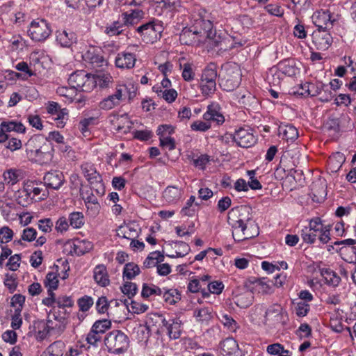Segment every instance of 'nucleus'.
<instances>
[{
	"label": "nucleus",
	"instance_id": "f8f14e48",
	"mask_svg": "<svg viewBox=\"0 0 356 356\" xmlns=\"http://www.w3.org/2000/svg\"><path fill=\"white\" fill-rule=\"evenodd\" d=\"M140 228L139 225L131 221L120 225L116 230L117 236L128 240H133L138 236Z\"/></svg>",
	"mask_w": 356,
	"mask_h": 356
},
{
	"label": "nucleus",
	"instance_id": "473e14b6",
	"mask_svg": "<svg viewBox=\"0 0 356 356\" xmlns=\"http://www.w3.org/2000/svg\"><path fill=\"white\" fill-rule=\"evenodd\" d=\"M255 289L261 293H271L273 291L271 280L266 278H261L255 280L254 282Z\"/></svg>",
	"mask_w": 356,
	"mask_h": 356
},
{
	"label": "nucleus",
	"instance_id": "a211bd4d",
	"mask_svg": "<svg viewBox=\"0 0 356 356\" xmlns=\"http://www.w3.org/2000/svg\"><path fill=\"white\" fill-rule=\"evenodd\" d=\"M136 61V56L129 52H122L115 58V65L118 68L131 69L134 67Z\"/></svg>",
	"mask_w": 356,
	"mask_h": 356
},
{
	"label": "nucleus",
	"instance_id": "cd10ccee",
	"mask_svg": "<svg viewBox=\"0 0 356 356\" xmlns=\"http://www.w3.org/2000/svg\"><path fill=\"white\" fill-rule=\"evenodd\" d=\"M194 316L197 321L207 324L213 318V309L210 307L196 309Z\"/></svg>",
	"mask_w": 356,
	"mask_h": 356
},
{
	"label": "nucleus",
	"instance_id": "052dcab7",
	"mask_svg": "<svg viewBox=\"0 0 356 356\" xmlns=\"http://www.w3.org/2000/svg\"><path fill=\"white\" fill-rule=\"evenodd\" d=\"M94 302L90 296H85L79 298L77 301V304L79 307V309L82 312H87L92 306Z\"/></svg>",
	"mask_w": 356,
	"mask_h": 356
},
{
	"label": "nucleus",
	"instance_id": "7ed1b4c3",
	"mask_svg": "<svg viewBox=\"0 0 356 356\" xmlns=\"http://www.w3.org/2000/svg\"><path fill=\"white\" fill-rule=\"evenodd\" d=\"M26 151L31 159L40 164L48 163L53 157L51 144L40 135L34 136L28 140Z\"/></svg>",
	"mask_w": 356,
	"mask_h": 356
},
{
	"label": "nucleus",
	"instance_id": "c85d7f7f",
	"mask_svg": "<svg viewBox=\"0 0 356 356\" xmlns=\"http://www.w3.org/2000/svg\"><path fill=\"white\" fill-rule=\"evenodd\" d=\"M278 74L292 76L296 75L297 72V68L295 67L294 62L290 60H284L278 63ZM279 76V74H277Z\"/></svg>",
	"mask_w": 356,
	"mask_h": 356
},
{
	"label": "nucleus",
	"instance_id": "e433bc0d",
	"mask_svg": "<svg viewBox=\"0 0 356 356\" xmlns=\"http://www.w3.org/2000/svg\"><path fill=\"white\" fill-rule=\"evenodd\" d=\"M3 131L6 132L15 131L17 133L25 132L26 128L24 124L21 122H17L15 121L3 122L0 125Z\"/></svg>",
	"mask_w": 356,
	"mask_h": 356
},
{
	"label": "nucleus",
	"instance_id": "f3484780",
	"mask_svg": "<svg viewBox=\"0 0 356 356\" xmlns=\"http://www.w3.org/2000/svg\"><path fill=\"white\" fill-rule=\"evenodd\" d=\"M155 26V22L153 19L137 29V31L143 36V40L147 43H154V40L156 38Z\"/></svg>",
	"mask_w": 356,
	"mask_h": 356
},
{
	"label": "nucleus",
	"instance_id": "aec40b11",
	"mask_svg": "<svg viewBox=\"0 0 356 356\" xmlns=\"http://www.w3.org/2000/svg\"><path fill=\"white\" fill-rule=\"evenodd\" d=\"M220 351L222 356H238V345L233 338H226L220 343Z\"/></svg>",
	"mask_w": 356,
	"mask_h": 356
},
{
	"label": "nucleus",
	"instance_id": "c9c22d12",
	"mask_svg": "<svg viewBox=\"0 0 356 356\" xmlns=\"http://www.w3.org/2000/svg\"><path fill=\"white\" fill-rule=\"evenodd\" d=\"M218 76L216 66L213 63H210L203 71L201 81L216 82V78Z\"/></svg>",
	"mask_w": 356,
	"mask_h": 356
},
{
	"label": "nucleus",
	"instance_id": "393cba45",
	"mask_svg": "<svg viewBox=\"0 0 356 356\" xmlns=\"http://www.w3.org/2000/svg\"><path fill=\"white\" fill-rule=\"evenodd\" d=\"M283 314L280 305H274L270 306L266 312V321L272 322L273 324H278L282 322Z\"/></svg>",
	"mask_w": 356,
	"mask_h": 356
},
{
	"label": "nucleus",
	"instance_id": "603ef678",
	"mask_svg": "<svg viewBox=\"0 0 356 356\" xmlns=\"http://www.w3.org/2000/svg\"><path fill=\"white\" fill-rule=\"evenodd\" d=\"M70 225L74 228H80L84 224V217L81 212H73L69 217Z\"/></svg>",
	"mask_w": 356,
	"mask_h": 356
},
{
	"label": "nucleus",
	"instance_id": "13d9d810",
	"mask_svg": "<svg viewBox=\"0 0 356 356\" xmlns=\"http://www.w3.org/2000/svg\"><path fill=\"white\" fill-rule=\"evenodd\" d=\"M92 248V245L90 242L87 241H82L78 242L77 244H74V252L76 254H84L86 252H88Z\"/></svg>",
	"mask_w": 356,
	"mask_h": 356
},
{
	"label": "nucleus",
	"instance_id": "72a5a7b5",
	"mask_svg": "<svg viewBox=\"0 0 356 356\" xmlns=\"http://www.w3.org/2000/svg\"><path fill=\"white\" fill-rule=\"evenodd\" d=\"M346 160L343 153L339 152L332 154L327 160V163L332 170H338L341 168Z\"/></svg>",
	"mask_w": 356,
	"mask_h": 356
},
{
	"label": "nucleus",
	"instance_id": "f03ea898",
	"mask_svg": "<svg viewBox=\"0 0 356 356\" xmlns=\"http://www.w3.org/2000/svg\"><path fill=\"white\" fill-rule=\"evenodd\" d=\"M68 314L65 312L62 314L56 312H51L47 322L40 321L36 323L38 329L35 335L36 339L42 341L49 336L60 335L65 329L66 319Z\"/></svg>",
	"mask_w": 356,
	"mask_h": 356
},
{
	"label": "nucleus",
	"instance_id": "5701e85b",
	"mask_svg": "<svg viewBox=\"0 0 356 356\" xmlns=\"http://www.w3.org/2000/svg\"><path fill=\"white\" fill-rule=\"evenodd\" d=\"M76 35L73 31L63 30L57 32L56 40L62 47H71L73 44L76 42Z\"/></svg>",
	"mask_w": 356,
	"mask_h": 356
},
{
	"label": "nucleus",
	"instance_id": "2eb2a0df",
	"mask_svg": "<svg viewBox=\"0 0 356 356\" xmlns=\"http://www.w3.org/2000/svg\"><path fill=\"white\" fill-rule=\"evenodd\" d=\"M47 113L56 115L54 118L57 127H63L65 124V120H67L68 111L66 108L61 109L60 105L55 102H49L47 106Z\"/></svg>",
	"mask_w": 356,
	"mask_h": 356
},
{
	"label": "nucleus",
	"instance_id": "774afa93",
	"mask_svg": "<svg viewBox=\"0 0 356 356\" xmlns=\"http://www.w3.org/2000/svg\"><path fill=\"white\" fill-rule=\"evenodd\" d=\"M153 136V132L148 129L137 130L134 133V138L142 141H147L152 138Z\"/></svg>",
	"mask_w": 356,
	"mask_h": 356
},
{
	"label": "nucleus",
	"instance_id": "423d86ee",
	"mask_svg": "<svg viewBox=\"0 0 356 356\" xmlns=\"http://www.w3.org/2000/svg\"><path fill=\"white\" fill-rule=\"evenodd\" d=\"M93 76L84 71H78L72 74L68 82L72 88L80 90L83 92H90L93 90Z\"/></svg>",
	"mask_w": 356,
	"mask_h": 356
},
{
	"label": "nucleus",
	"instance_id": "1a4fd4ad",
	"mask_svg": "<svg viewBox=\"0 0 356 356\" xmlns=\"http://www.w3.org/2000/svg\"><path fill=\"white\" fill-rule=\"evenodd\" d=\"M175 133V127L171 124H162L157 129L159 136V146L164 150H172L176 147L175 140L172 137Z\"/></svg>",
	"mask_w": 356,
	"mask_h": 356
},
{
	"label": "nucleus",
	"instance_id": "a18cd8bd",
	"mask_svg": "<svg viewBox=\"0 0 356 356\" xmlns=\"http://www.w3.org/2000/svg\"><path fill=\"white\" fill-rule=\"evenodd\" d=\"M163 260V254L157 251V273L160 275H167L171 272V267L168 264H161Z\"/></svg>",
	"mask_w": 356,
	"mask_h": 356
},
{
	"label": "nucleus",
	"instance_id": "20e7f679",
	"mask_svg": "<svg viewBox=\"0 0 356 356\" xmlns=\"http://www.w3.org/2000/svg\"><path fill=\"white\" fill-rule=\"evenodd\" d=\"M220 77V86L226 91H233L241 83V71L236 63H225L222 66Z\"/></svg>",
	"mask_w": 356,
	"mask_h": 356
},
{
	"label": "nucleus",
	"instance_id": "bb28decb",
	"mask_svg": "<svg viewBox=\"0 0 356 356\" xmlns=\"http://www.w3.org/2000/svg\"><path fill=\"white\" fill-rule=\"evenodd\" d=\"M157 296H162V298L166 305H172L180 300V294L176 289H169L164 292L157 287Z\"/></svg>",
	"mask_w": 356,
	"mask_h": 356
},
{
	"label": "nucleus",
	"instance_id": "412c9836",
	"mask_svg": "<svg viewBox=\"0 0 356 356\" xmlns=\"http://www.w3.org/2000/svg\"><path fill=\"white\" fill-rule=\"evenodd\" d=\"M93 277L97 284L102 287H105L110 284L106 267L103 264L95 266L93 270Z\"/></svg>",
	"mask_w": 356,
	"mask_h": 356
},
{
	"label": "nucleus",
	"instance_id": "7c9ffc66",
	"mask_svg": "<svg viewBox=\"0 0 356 356\" xmlns=\"http://www.w3.org/2000/svg\"><path fill=\"white\" fill-rule=\"evenodd\" d=\"M253 295L250 291L236 295L234 297V302L241 308H247L252 304Z\"/></svg>",
	"mask_w": 356,
	"mask_h": 356
},
{
	"label": "nucleus",
	"instance_id": "5fc2aeb1",
	"mask_svg": "<svg viewBox=\"0 0 356 356\" xmlns=\"http://www.w3.org/2000/svg\"><path fill=\"white\" fill-rule=\"evenodd\" d=\"M200 88L202 93L204 96H211L216 90V82L210 81L204 82L200 81Z\"/></svg>",
	"mask_w": 356,
	"mask_h": 356
},
{
	"label": "nucleus",
	"instance_id": "a878e982",
	"mask_svg": "<svg viewBox=\"0 0 356 356\" xmlns=\"http://www.w3.org/2000/svg\"><path fill=\"white\" fill-rule=\"evenodd\" d=\"M279 135L282 136L283 140L294 141L298 137V132L294 126L286 124L279 127Z\"/></svg>",
	"mask_w": 356,
	"mask_h": 356
},
{
	"label": "nucleus",
	"instance_id": "69168bd1",
	"mask_svg": "<svg viewBox=\"0 0 356 356\" xmlns=\"http://www.w3.org/2000/svg\"><path fill=\"white\" fill-rule=\"evenodd\" d=\"M74 305V301L70 296H61L56 300V305L58 308L65 309L66 307H72Z\"/></svg>",
	"mask_w": 356,
	"mask_h": 356
},
{
	"label": "nucleus",
	"instance_id": "bf43d9fd",
	"mask_svg": "<svg viewBox=\"0 0 356 356\" xmlns=\"http://www.w3.org/2000/svg\"><path fill=\"white\" fill-rule=\"evenodd\" d=\"M13 231L8 226H3L0 228V242L1 243H8L13 238Z\"/></svg>",
	"mask_w": 356,
	"mask_h": 356
},
{
	"label": "nucleus",
	"instance_id": "6e6552de",
	"mask_svg": "<svg viewBox=\"0 0 356 356\" xmlns=\"http://www.w3.org/2000/svg\"><path fill=\"white\" fill-rule=\"evenodd\" d=\"M127 92L128 89L125 85H118L113 94L108 95L99 102V108L108 111L119 106Z\"/></svg>",
	"mask_w": 356,
	"mask_h": 356
},
{
	"label": "nucleus",
	"instance_id": "0eeeda50",
	"mask_svg": "<svg viewBox=\"0 0 356 356\" xmlns=\"http://www.w3.org/2000/svg\"><path fill=\"white\" fill-rule=\"evenodd\" d=\"M28 33L33 40L41 42L49 38L51 30L46 20L38 18L31 23Z\"/></svg>",
	"mask_w": 356,
	"mask_h": 356
},
{
	"label": "nucleus",
	"instance_id": "ea45409f",
	"mask_svg": "<svg viewBox=\"0 0 356 356\" xmlns=\"http://www.w3.org/2000/svg\"><path fill=\"white\" fill-rule=\"evenodd\" d=\"M321 275L324 276L327 284L337 286L341 282V278L335 272L330 269H322Z\"/></svg>",
	"mask_w": 356,
	"mask_h": 356
},
{
	"label": "nucleus",
	"instance_id": "864d4df0",
	"mask_svg": "<svg viewBox=\"0 0 356 356\" xmlns=\"http://www.w3.org/2000/svg\"><path fill=\"white\" fill-rule=\"evenodd\" d=\"M234 47V45L232 38L229 35H224L222 40L220 41V46L217 50L218 52L222 53Z\"/></svg>",
	"mask_w": 356,
	"mask_h": 356
},
{
	"label": "nucleus",
	"instance_id": "f704fd0d",
	"mask_svg": "<svg viewBox=\"0 0 356 356\" xmlns=\"http://www.w3.org/2000/svg\"><path fill=\"white\" fill-rule=\"evenodd\" d=\"M140 270L138 266L133 262L125 264L123 269L124 281H129L139 275Z\"/></svg>",
	"mask_w": 356,
	"mask_h": 356
},
{
	"label": "nucleus",
	"instance_id": "ddd939ff",
	"mask_svg": "<svg viewBox=\"0 0 356 356\" xmlns=\"http://www.w3.org/2000/svg\"><path fill=\"white\" fill-rule=\"evenodd\" d=\"M312 42L318 50L324 51L329 48L332 42V38L330 33L325 30H318L312 35Z\"/></svg>",
	"mask_w": 356,
	"mask_h": 356
},
{
	"label": "nucleus",
	"instance_id": "3c124183",
	"mask_svg": "<svg viewBox=\"0 0 356 356\" xmlns=\"http://www.w3.org/2000/svg\"><path fill=\"white\" fill-rule=\"evenodd\" d=\"M58 273L54 272H49L46 275L44 284L47 288L56 289L58 286Z\"/></svg>",
	"mask_w": 356,
	"mask_h": 356
},
{
	"label": "nucleus",
	"instance_id": "79ce46f5",
	"mask_svg": "<svg viewBox=\"0 0 356 356\" xmlns=\"http://www.w3.org/2000/svg\"><path fill=\"white\" fill-rule=\"evenodd\" d=\"M356 247L343 246L341 248V254L346 261L352 264L356 262L355 258Z\"/></svg>",
	"mask_w": 356,
	"mask_h": 356
},
{
	"label": "nucleus",
	"instance_id": "4be33fe9",
	"mask_svg": "<svg viewBox=\"0 0 356 356\" xmlns=\"http://www.w3.org/2000/svg\"><path fill=\"white\" fill-rule=\"evenodd\" d=\"M3 179L7 185L13 186L25 177V172L21 169L10 168L4 171Z\"/></svg>",
	"mask_w": 356,
	"mask_h": 356
},
{
	"label": "nucleus",
	"instance_id": "c756f323",
	"mask_svg": "<svg viewBox=\"0 0 356 356\" xmlns=\"http://www.w3.org/2000/svg\"><path fill=\"white\" fill-rule=\"evenodd\" d=\"M154 317H156L155 314H149L147 316L145 325L141 327V333L143 335L142 340H144L145 342L148 341L155 326Z\"/></svg>",
	"mask_w": 356,
	"mask_h": 356
},
{
	"label": "nucleus",
	"instance_id": "58836bf2",
	"mask_svg": "<svg viewBox=\"0 0 356 356\" xmlns=\"http://www.w3.org/2000/svg\"><path fill=\"white\" fill-rule=\"evenodd\" d=\"M81 168L85 177L89 182L95 178L100 176V174L97 172L94 165L90 163H85L82 164Z\"/></svg>",
	"mask_w": 356,
	"mask_h": 356
},
{
	"label": "nucleus",
	"instance_id": "9d476101",
	"mask_svg": "<svg viewBox=\"0 0 356 356\" xmlns=\"http://www.w3.org/2000/svg\"><path fill=\"white\" fill-rule=\"evenodd\" d=\"M233 140L238 146L243 148H248L256 143V138L252 133V130L247 127H241L236 130L233 134Z\"/></svg>",
	"mask_w": 356,
	"mask_h": 356
},
{
	"label": "nucleus",
	"instance_id": "6e6d98bb",
	"mask_svg": "<svg viewBox=\"0 0 356 356\" xmlns=\"http://www.w3.org/2000/svg\"><path fill=\"white\" fill-rule=\"evenodd\" d=\"M318 234L307 228H302L300 232V236L302 241L307 243H314L316 241V236Z\"/></svg>",
	"mask_w": 356,
	"mask_h": 356
},
{
	"label": "nucleus",
	"instance_id": "4d7b16f0",
	"mask_svg": "<svg viewBox=\"0 0 356 356\" xmlns=\"http://www.w3.org/2000/svg\"><path fill=\"white\" fill-rule=\"evenodd\" d=\"M64 344L63 342L58 341L52 343L47 348V353L50 355V356H60L62 355V348H63Z\"/></svg>",
	"mask_w": 356,
	"mask_h": 356
},
{
	"label": "nucleus",
	"instance_id": "c03bdc74",
	"mask_svg": "<svg viewBox=\"0 0 356 356\" xmlns=\"http://www.w3.org/2000/svg\"><path fill=\"white\" fill-rule=\"evenodd\" d=\"M120 289L122 293L126 295L129 300L131 299L138 291L136 284L129 281H124V283L120 286Z\"/></svg>",
	"mask_w": 356,
	"mask_h": 356
},
{
	"label": "nucleus",
	"instance_id": "4468645a",
	"mask_svg": "<svg viewBox=\"0 0 356 356\" xmlns=\"http://www.w3.org/2000/svg\"><path fill=\"white\" fill-rule=\"evenodd\" d=\"M157 317L162 323L161 332H165L170 339H177L180 337V324L172 320L167 321L161 314L157 313Z\"/></svg>",
	"mask_w": 356,
	"mask_h": 356
},
{
	"label": "nucleus",
	"instance_id": "6ab92c4d",
	"mask_svg": "<svg viewBox=\"0 0 356 356\" xmlns=\"http://www.w3.org/2000/svg\"><path fill=\"white\" fill-rule=\"evenodd\" d=\"M314 23L318 27V30H325L332 24L331 15L329 10H321L313 16Z\"/></svg>",
	"mask_w": 356,
	"mask_h": 356
},
{
	"label": "nucleus",
	"instance_id": "49530a36",
	"mask_svg": "<svg viewBox=\"0 0 356 356\" xmlns=\"http://www.w3.org/2000/svg\"><path fill=\"white\" fill-rule=\"evenodd\" d=\"M177 0H157V8H160L165 12V15L172 17V10L175 9Z\"/></svg>",
	"mask_w": 356,
	"mask_h": 356
},
{
	"label": "nucleus",
	"instance_id": "680f3d73",
	"mask_svg": "<svg viewBox=\"0 0 356 356\" xmlns=\"http://www.w3.org/2000/svg\"><path fill=\"white\" fill-rule=\"evenodd\" d=\"M325 225H323L322 220L320 218L316 217L310 220L309 226L305 227V228H307V229L315 232L318 234L321 231L323 230V228Z\"/></svg>",
	"mask_w": 356,
	"mask_h": 356
},
{
	"label": "nucleus",
	"instance_id": "e2e57ef3",
	"mask_svg": "<svg viewBox=\"0 0 356 356\" xmlns=\"http://www.w3.org/2000/svg\"><path fill=\"white\" fill-rule=\"evenodd\" d=\"M177 244L179 245V250L176 251V255L168 254L167 255L168 257H171V258H174L175 257H183L190 252L191 248L186 243L183 242V241H179L177 243Z\"/></svg>",
	"mask_w": 356,
	"mask_h": 356
},
{
	"label": "nucleus",
	"instance_id": "a19ab883",
	"mask_svg": "<svg viewBox=\"0 0 356 356\" xmlns=\"http://www.w3.org/2000/svg\"><path fill=\"white\" fill-rule=\"evenodd\" d=\"M83 58L85 60H88L90 63L97 67L102 66L105 62L103 56L95 53V50L94 49H92V51H87L84 54Z\"/></svg>",
	"mask_w": 356,
	"mask_h": 356
},
{
	"label": "nucleus",
	"instance_id": "0e129e2a",
	"mask_svg": "<svg viewBox=\"0 0 356 356\" xmlns=\"http://www.w3.org/2000/svg\"><path fill=\"white\" fill-rule=\"evenodd\" d=\"M211 125L209 121L203 122V121H195L191 124V129L193 131H202L204 132L209 130L211 128Z\"/></svg>",
	"mask_w": 356,
	"mask_h": 356
},
{
	"label": "nucleus",
	"instance_id": "39448f33",
	"mask_svg": "<svg viewBox=\"0 0 356 356\" xmlns=\"http://www.w3.org/2000/svg\"><path fill=\"white\" fill-rule=\"evenodd\" d=\"M104 343L108 352L120 354L127 350L129 339L122 331L114 330L106 335Z\"/></svg>",
	"mask_w": 356,
	"mask_h": 356
},
{
	"label": "nucleus",
	"instance_id": "b1692460",
	"mask_svg": "<svg viewBox=\"0 0 356 356\" xmlns=\"http://www.w3.org/2000/svg\"><path fill=\"white\" fill-rule=\"evenodd\" d=\"M181 190L174 186H168L162 194V200L168 204L176 203L181 197Z\"/></svg>",
	"mask_w": 356,
	"mask_h": 356
},
{
	"label": "nucleus",
	"instance_id": "4c0bfd02",
	"mask_svg": "<svg viewBox=\"0 0 356 356\" xmlns=\"http://www.w3.org/2000/svg\"><path fill=\"white\" fill-rule=\"evenodd\" d=\"M124 304L127 306L130 312L134 314H141L147 311L148 309L147 305L140 303L135 300L130 299V300H124Z\"/></svg>",
	"mask_w": 356,
	"mask_h": 356
},
{
	"label": "nucleus",
	"instance_id": "f257e3e1",
	"mask_svg": "<svg viewBox=\"0 0 356 356\" xmlns=\"http://www.w3.org/2000/svg\"><path fill=\"white\" fill-rule=\"evenodd\" d=\"M245 209H232L228 216L229 224L232 228V236L235 241L241 242L259 235V227L248 215Z\"/></svg>",
	"mask_w": 356,
	"mask_h": 356
},
{
	"label": "nucleus",
	"instance_id": "8fccbe9b",
	"mask_svg": "<svg viewBox=\"0 0 356 356\" xmlns=\"http://www.w3.org/2000/svg\"><path fill=\"white\" fill-rule=\"evenodd\" d=\"M124 26L122 20L113 22L110 26L106 27V33L111 36L120 35L124 31Z\"/></svg>",
	"mask_w": 356,
	"mask_h": 356
},
{
	"label": "nucleus",
	"instance_id": "37998d69",
	"mask_svg": "<svg viewBox=\"0 0 356 356\" xmlns=\"http://www.w3.org/2000/svg\"><path fill=\"white\" fill-rule=\"evenodd\" d=\"M177 95V92L173 88L159 90H157V96L160 97L169 104L174 102L176 100Z\"/></svg>",
	"mask_w": 356,
	"mask_h": 356
},
{
	"label": "nucleus",
	"instance_id": "9b49d317",
	"mask_svg": "<svg viewBox=\"0 0 356 356\" xmlns=\"http://www.w3.org/2000/svg\"><path fill=\"white\" fill-rule=\"evenodd\" d=\"M203 118L206 121H211L216 124L220 125L225 122V117L222 112L220 104L213 102L207 106V111L203 115Z\"/></svg>",
	"mask_w": 356,
	"mask_h": 356
},
{
	"label": "nucleus",
	"instance_id": "2f4dec72",
	"mask_svg": "<svg viewBox=\"0 0 356 356\" xmlns=\"http://www.w3.org/2000/svg\"><path fill=\"white\" fill-rule=\"evenodd\" d=\"M93 76V88L98 86L100 88H106L113 82V77L108 73L100 72Z\"/></svg>",
	"mask_w": 356,
	"mask_h": 356
},
{
	"label": "nucleus",
	"instance_id": "09e8293b",
	"mask_svg": "<svg viewBox=\"0 0 356 356\" xmlns=\"http://www.w3.org/2000/svg\"><path fill=\"white\" fill-rule=\"evenodd\" d=\"M91 185V189L90 191H94L97 195H103L105 193L104 185L102 182V176H99L97 178H95L90 182H89Z\"/></svg>",
	"mask_w": 356,
	"mask_h": 356
},
{
	"label": "nucleus",
	"instance_id": "338daca9",
	"mask_svg": "<svg viewBox=\"0 0 356 356\" xmlns=\"http://www.w3.org/2000/svg\"><path fill=\"white\" fill-rule=\"evenodd\" d=\"M101 340L102 335L99 334L93 328H91L90 331L89 332L86 337V341L88 342V343L92 346H97V343L101 341Z\"/></svg>",
	"mask_w": 356,
	"mask_h": 356
},
{
	"label": "nucleus",
	"instance_id": "de8ad7c7",
	"mask_svg": "<svg viewBox=\"0 0 356 356\" xmlns=\"http://www.w3.org/2000/svg\"><path fill=\"white\" fill-rule=\"evenodd\" d=\"M111 327V321L108 319L96 321L92 326L101 335Z\"/></svg>",
	"mask_w": 356,
	"mask_h": 356
},
{
	"label": "nucleus",
	"instance_id": "dca6fc26",
	"mask_svg": "<svg viewBox=\"0 0 356 356\" xmlns=\"http://www.w3.org/2000/svg\"><path fill=\"white\" fill-rule=\"evenodd\" d=\"M44 181L47 187L58 190L63 184L65 178L62 172L54 170L46 173L44 177Z\"/></svg>",
	"mask_w": 356,
	"mask_h": 356
}]
</instances>
